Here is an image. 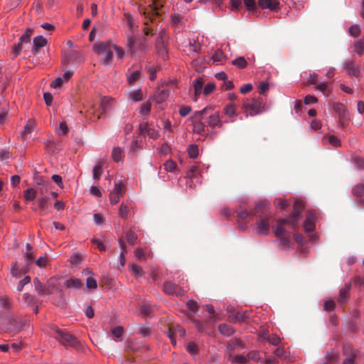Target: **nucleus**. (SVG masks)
I'll return each instance as SVG.
<instances>
[{
  "label": "nucleus",
  "mask_w": 364,
  "mask_h": 364,
  "mask_svg": "<svg viewBox=\"0 0 364 364\" xmlns=\"http://www.w3.org/2000/svg\"><path fill=\"white\" fill-rule=\"evenodd\" d=\"M353 194L356 197H361L364 194V184L359 183L357 184L353 188Z\"/></svg>",
  "instance_id": "37998d69"
},
{
  "label": "nucleus",
  "mask_w": 364,
  "mask_h": 364,
  "mask_svg": "<svg viewBox=\"0 0 364 364\" xmlns=\"http://www.w3.org/2000/svg\"><path fill=\"white\" fill-rule=\"evenodd\" d=\"M218 330L222 334L227 336L232 335L235 332L234 328L231 326L225 323L219 325Z\"/></svg>",
  "instance_id": "cd10ccee"
},
{
  "label": "nucleus",
  "mask_w": 364,
  "mask_h": 364,
  "mask_svg": "<svg viewBox=\"0 0 364 364\" xmlns=\"http://www.w3.org/2000/svg\"><path fill=\"white\" fill-rule=\"evenodd\" d=\"M126 239L128 243H129L130 245H134L137 239V236L134 232L128 231L126 233Z\"/></svg>",
  "instance_id": "603ef678"
},
{
  "label": "nucleus",
  "mask_w": 364,
  "mask_h": 364,
  "mask_svg": "<svg viewBox=\"0 0 364 364\" xmlns=\"http://www.w3.org/2000/svg\"><path fill=\"white\" fill-rule=\"evenodd\" d=\"M192 121L193 132L197 134H200L204 130L205 124L200 119H192Z\"/></svg>",
  "instance_id": "72a5a7b5"
},
{
  "label": "nucleus",
  "mask_w": 364,
  "mask_h": 364,
  "mask_svg": "<svg viewBox=\"0 0 364 364\" xmlns=\"http://www.w3.org/2000/svg\"><path fill=\"white\" fill-rule=\"evenodd\" d=\"M1 306L5 309H9L11 306V300L6 295L0 296Z\"/></svg>",
  "instance_id": "ea45409f"
},
{
  "label": "nucleus",
  "mask_w": 364,
  "mask_h": 364,
  "mask_svg": "<svg viewBox=\"0 0 364 364\" xmlns=\"http://www.w3.org/2000/svg\"><path fill=\"white\" fill-rule=\"evenodd\" d=\"M86 286L88 289H96L97 284L96 280L92 277H88L86 280Z\"/></svg>",
  "instance_id": "774afa93"
},
{
  "label": "nucleus",
  "mask_w": 364,
  "mask_h": 364,
  "mask_svg": "<svg viewBox=\"0 0 364 364\" xmlns=\"http://www.w3.org/2000/svg\"><path fill=\"white\" fill-rule=\"evenodd\" d=\"M225 55L221 50H218L215 52L214 55L212 57V59L215 63H220L224 58Z\"/></svg>",
  "instance_id": "6e6d98bb"
},
{
  "label": "nucleus",
  "mask_w": 364,
  "mask_h": 364,
  "mask_svg": "<svg viewBox=\"0 0 364 364\" xmlns=\"http://www.w3.org/2000/svg\"><path fill=\"white\" fill-rule=\"evenodd\" d=\"M34 126L35 122L32 119L28 120L24 127L23 131L22 132V135L24 136L27 134L31 133Z\"/></svg>",
  "instance_id": "de8ad7c7"
},
{
  "label": "nucleus",
  "mask_w": 364,
  "mask_h": 364,
  "mask_svg": "<svg viewBox=\"0 0 364 364\" xmlns=\"http://www.w3.org/2000/svg\"><path fill=\"white\" fill-rule=\"evenodd\" d=\"M264 107L262 99L259 97L253 99L251 102H245L242 105L243 109L250 116L262 113L265 109Z\"/></svg>",
  "instance_id": "39448f33"
},
{
  "label": "nucleus",
  "mask_w": 364,
  "mask_h": 364,
  "mask_svg": "<svg viewBox=\"0 0 364 364\" xmlns=\"http://www.w3.org/2000/svg\"><path fill=\"white\" fill-rule=\"evenodd\" d=\"M131 269L133 274L136 277H141L143 274L142 268L136 264H132L131 265Z\"/></svg>",
  "instance_id": "4d7b16f0"
},
{
  "label": "nucleus",
  "mask_w": 364,
  "mask_h": 364,
  "mask_svg": "<svg viewBox=\"0 0 364 364\" xmlns=\"http://www.w3.org/2000/svg\"><path fill=\"white\" fill-rule=\"evenodd\" d=\"M300 215L301 213H299L298 210H293V212L289 218L279 219L278 220L277 223L283 226L288 225L293 230H296L297 228V222L300 218Z\"/></svg>",
  "instance_id": "9b49d317"
},
{
  "label": "nucleus",
  "mask_w": 364,
  "mask_h": 364,
  "mask_svg": "<svg viewBox=\"0 0 364 364\" xmlns=\"http://www.w3.org/2000/svg\"><path fill=\"white\" fill-rule=\"evenodd\" d=\"M95 52L101 57V61L109 65L112 60L114 45L109 41L95 43L93 46Z\"/></svg>",
  "instance_id": "f257e3e1"
},
{
  "label": "nucleus",
  "mask_w": 364,
  "mask_h": 364,
  "mask_svg": "<svg viewBox=\"0 0 364 364\" xmlns=\"http://www.w3.org/2000/svg\"><path fill=\"white\" fill-rule=\"evenodd\" d=\"M235 216L237 218V222L239 223V228L241 230H245L247 228V223L252 220V217L253 215V211H247V210L242 209L241 208H238L235 210Z\"/></svg>",
  "instance_id": "0eeeda50"
},
{
  "label": "nucleus",
  "mask_w": 364,
  "mask_h": 364,
  "mask_svg": "<svg viewBox=\"0 0 364 364\" xmlns=\"http://www.w3.org/2000/svg\"><path fill=\"white\" fill-rule=\"evenodd\" d=\"M33 29L31 28H27L26 32L21 36L19 41L20 43H29L30 42V38L31 35L33 34Z\"/></svg>",
  "instance_id": "c03bdc74"
},
{
  "label": "nucleus",
  "mask_w": 364,
  "mask_h": 364,
  "mask_svg": "<svg viewBox=\"0 0 364 364\" xmlns=\"http://www.w3.org/2000/svg\"><path fill=\"white\" fill-rule=\"evenodd\" d=\"M112 102H113L112 98H110L108 97H102L101 100L100 107V114H102L105 113L107 110H109L112 107Z\"/></svg>",
  "instance_id": "5701e85b"
},
{
  "label": "nucleus",
  "mask_w": 364,
  "mask_h": 364,
  "mask_svg": "<svg viewBox=\"0 0 364 364\" xmlns=\"http://www.w3.org/2000/svg\"><path fill=\"white\" fill-rule=\"evenodd\" d=\"M68 132V127L65 122H61L59 124V128L56 133L59 135H65Z\"/></svg>",
  "instance_id": "3c124183"
},
{
  "label": "nucleus",
  "mask_w": 364,
  "mask_h": 364,
  "mask_svg": "<svg viewBox=\"0 0 364 364\" xmlns=\"http://www.w3.org/2000/svg\"><path fill=\"white\" fill-rule=\"evenodd\" d=\"M169 96V91L168 89H162L159 90L154 96V100L157 103H162L165 102Z\"/></svg>",
  "instance_id": "393cba45"
},
{
  "label": "nucleus",
  "mask_w": 364,
  "mask_h": 364,
  "mask_svg": "<svg viewBox=\"0 0 364 364\" xmlns=\"http://www.w3.org/2000/svg\"><path fill=\"white\" fill-rule=\"evenodd\" d=\"M346 71L350 77L360 76V70L358 65H355L352 60L346 61L345 63Z\"/></svg>",
  "instance_id": "2eb2a0df"
},
{
  "label": "nucleus",
  "mask_w": 364,
  "mask_h": 364,
  "mask_svg": "<svg viewBox=\"0 0 364 364\" xmlns=\"http://www.w3.org/2000/svg\"><path fill=\"white\" fill-rule=\"evenodd\" d=\"M358 350L353 348L350 345L343 346V354L346 358L343 360V364H356L355 358L358 355Z\"/></svg>",
  "instance_id": "f8f14e48"
},
{
  "label": "nucleus",
  "mask_w": 364,
  "mask_h": 364,
  "mask_svg": "<svg viewBox=\"0 0 364 364\" xmlns=\"http://www.w3.org/2000/svg\"><path fill=\"white\" fill-rule=\"evenodd\" d=\"M119 215L126 220L131 215V205L128 201L122 202L119 208Z\"/></svg>",
  "instance_id": "aec40b11"
},
{
  "label": "nucleus",
  "mask_w": 364,
  "mask_h": 364,
  "mask_svg": "<svg viewBox=\"0 0 364 364\" xmlns=\"http://www.w3.org/2000/svg\"><path fill=\"white\" fill-rule=\"evenodd\" d=\"M188 154L190 158L196 159L198 155V147L196 144H191L188 148Z\"/></svg>",
  "instance_id": "a18cd8bd"
},
{
  "label": "nucleus",
  "mask_w": 364,
  "mask_h": 364,
  "mask_svg": "<svg viewBox=\"0 0 364 364\" xmlns=\"http://www.w3.org/2000/svg\"><path fill=\"white\" fill-rule=\"evenodd\" d=\"M119 247L122 249V252L119 255L120 264H121V266L123 267L125 264V262H126L125 254L127 252V250L125 243L124 242V240L122 238H120L119 240Z\"/></svg>",
  "instance_id": "bb28decb"
},
{
  "label": "nucleus",
  "mask_w": 364,
  "mask_h": 364,
  "mask_svg": "<svg viewBox=\"0 0 364 364\" xmlns=\"http://www.w3.org/2000/svg\"><path fill=\"white\" fill-rule=\"evenodd\" d=\"M326 361L331 364L337 363L339 358V353L336 350H331L326 355Z\"/></svg>",
  "instance_id": "2f4dec72"
},
{
  "label": "nucleus",
  "mask_w": 364,
  "mask_h": 364,
  "mask_svg": "<svg viewBox=\"0 0 364 364\" xmlns=\"http://www.w3.org/2000/svg\"><path fill=\"white\" fill-rule=\"evenodd\" d=\"M304 203L302 200L297 199L293 206V210H298L299 213H301L304 208Z\"/></svg>",
  "instance_id": "680f3d73"
},
{
  "label": "nucleus",
  "mask_w": 364,
  "mask_h": 364,
  "mask_svg": "<svg viewBox=\"0 0 364 364\" xmlns=\"http://www.w3.org/2000/svg\"><path fill=\"white\" fill-rule=\"evenodd\" d=\"M151 306L148 304H143L141 306V313L144 316H149L151 311Z\"/></svg>",
  "instance_id": "e2e57ef3"
},
{
  "label": "nucleus",
  "mask_w": 364,
  "mask_h": 364,
  "mask_svg": "<svg viewBox=\"0 0 364 364\" xmlns=\"http://www.w3.org/2000/svg\"><path fill=\"white\" fill-rule=\"evenodd\" d=\"M250 317V314L248 312H237L230 316L231 320L234 323H242L245 322L247 319Z\"/></svg>",
  "instance_id": "4be33fe9"
},
{
  "label": "nucleus",
  "mask_w": 364,
  "mask_h": 364,
  "mask_svg": "<svg viewBox=\"0 0 364 364\" xmlns=\"http://www.w3.org/2000/svg\"><path fill=\"white\" fill-rule=\"evenodd\" d=\"M333 110L339 114L341 117H344L346 114V107L345 106L339 102L334 103L333 105Z\"/></svg>",
  "instance_id": "4c0bfd02"
},
{
  "label": "nucleus",
  "mask_w": 364,
  "mask_h": 364,
  "mask_svg": "<svg viewBox=\"0 0 364 364\" xmlns=\"http://www.w3.org/2000/svg\"><path fill=\"white\" fill-rule=\"evenodd\" d=\"M50 202V198L48 196H41L38 198L37 205L38 208L40 210L41 215H45L46 214V209Z\"/></svg>",
  "instance_id": "412c9836"
},
{
  "label": "nucleus",
  "mask_w": 364,
  "mask_h": 364,
  "mask_svg": "<svg viewBox=\"0 0 364 364\" xmlns=\"http://www.w3.org/2000/svg\"><path fill=\"white\" fill-rule=\"evenodd\" d=\"M163 290L166 294H174L177 296H182L185 294L183 289L171 282H166L164 284Z\"/></svg>",
  "instance_id": "ddd939ff"
},
{
  "label": "nucleus",
  "mask_w": 364,
  "mask_h": 364,
  "mask_svg": "<svg viewBox=\"0 0 364 364\" xmlns=\"http://www.w3.org/2000/svg\"><path fill=\"white\" fill-rule=\"evenodd\" d=\"M151 107V103L147 101L141 106L140 114L143 115H147L149 114Z\"/></svg>",
  "instance_id": "8fccbe9b"
},
{
  "label": "nucleus",
  "mask_w": 364,
  "mask_h": 364,
  "mask_svg": "<svg viewBox=\"0 0 364 364\" xmlns=\"http://www.w3.org/2000/svg\"><path fill=\"white\" fill-rule=\"evenodd\" d=\"M208 125L212 128H214L215 127H223V122L220 120L218 112H215L214 114L210 115L208 118Z\"/></svg>",
  "instance_id": "a878e982"
},
{
  "label": "nucleus",
  "mask_w": 364,
  "mask_h": 364,
  "mask_svg": "<svg viewBox=\"0 0 364 364\" xmlns=\"http://www.w3.org/2000/svg\"><path fill=\"white\" fill-rule=\"evenodd\" d=\"M127 46L132 54L144 52L146 49L144 42L139 40L134 33L127 34Z\"/></svg>",
  "instance_id": "423d86ee"
},
{
  "label": "nucleus",
  "mask_w": 364,
  "mask_h": 364,
  "mask_svg": "<svg viewBox=\"0 0 364 364\" xmlns=\"http://www.w3.org/2000/svg\"><path fill=\"white\" fill-rule=\"evenodd\" d=\"M164 166L165 170L168 172H173L176 168V164L172 160L166 161Z\"/></svg>",
  "instance_id": "09e8293b"
},
{
  "label": "nucleus",
  "mask_w": 364,
  "mask_h": 364,
  "mask_svg": "<svg viewBox=\"0 0 364 364\" xmlns=\"http://www.w3.org/2000/svg\"><path fill=\"white\" fill-rule=\"evenodd\" d=\"M31 282V277L29 276H26L23 279H21L17 286V291L21 292L24 286L29 284Z\"/></svg>",
  "instance_id": "864d4df0"
},
{
  "label": "nucleus",
  "mask_w": 364,
  "mask_h": 364,
  "mask_svg": "<svg viewBox=\"0 0 364 364\" xmlns=\"http://www.w3.org/2000/svg\"><path fill=\"white\" fill-rule=\"evenodd\" d=\"M351 288L350 284H346L343 287H342L340 291L337 298L338 302L341 304H346L350 296V290Z\"/></svg>",
  "instance_id": "dca6fc26"
},
{
  "label": "nucleus",
  "mask_w": 364,
  "mask_h": 364,
  "mask_svg": "<svg viewBox=\"0 0 364 364\" xmlns=\"http://www.w3.org/2000/svg\"><path fill=\"white\" fill-rule=\"evenodd\" d=\"M34 261V255L32 252H26L25 253V264L19 265L14 263L11 269V274L15 277L26 273L28 271V266Z\"/></svg>",
  "instance_id": "20e7f679"
},
{
  "label": "nucleus",
  "mask_w": 364,
  "mask_h": 364,
  "mask_svg": "<svg viewBox=\"0 0 364 364\" xmlns=\"http://www.w3.org/2000/svg\"><path fill=\"white\" fill-rule=\"evenodd\" d=\"M232 64L240 69H244L247 67V62L244 57H238L232 61Z\"/></svg>",
  "instance_id": "c9c22d12"
},
{
  "label": "nucleus",
  "mask_w": 364,
  "mask_h": 364,
  "mask_svg": "<svg viewBox=\"0 0 364 364\" xmlns=\"http://www.w3.org/2000/svg\"><path fill=\"white\" fill-rule=\"evenodd\" d=\"M353 51L359 56L363 55L364 53V40H358L355 41L353 44Z\"/></svg>",
  "instance_id": "7c9ffc66"
},
{
  "label": "nucleus",
  "mask_w": 364,
  "mask_h": 364,
  "mask_svg": "<svg viewBox=\"0 0 364 364\" xmlns=\"http://www.w3.org/2000/svg\"><path fill=\"white\" fill-rule=\"evenodd\" d=\"M257 232L259 235H267L269 232L268 218H259L257 224Z\"/></svg>",
  "instance_id": "4468645a"
},
{
  "label": "nucleus",
  "mask_w": 364,
  "mask_h": 364,
  "mask_svg": "<svg viewBox=\"0 0 364 364\" xmlns=\"http://www.w3.org/2000/svg\"><path fill=\"white\" fill-rule=\"evenodd\" d=\"M47 44V40L42 36H36L33 38V46L31 52L33 55H37L39 53L41 48L44 47Z\"/></svg>",
  "instance_id": "6ab92c4d"
},
{
  "label": "nucleus",
  "mask_w": 364,
  "mask_h": 364,
  "mask_svg": "<svg viewBox=\"0 0 364 364\" xmlns=\"http://www.w3.org/2000/svg\"><path fill=\"white\" fill-rule=\"evenodd\" d=\"M279 2L277 0H258V6L262 9L276 11L279 8Z\"/></svg>",
  "instance_id": "a211bd4d"
},
{
  "label": "nucleus",
  "mask_w": 364,
  "mask_h": 364,
  "mask_svg": "<svg viewBox=\"0 0 364 364\" xmlns=\"http://www.w3.org/2000/svg\"><path fill=\"white\" fill-rule=\"evenodd\" d=\"M33 284L35 287V290L39 294H52V289H50V285H45L38 278H35L33 279Z\"/></svg>",
  "instance_id": "f3484780"
},
{
  "label": "nucleus",
  "mask_w": 364,
  "mask_h": 364,
  "mask_svg": "<svg viewBox=\"0 0 364 364\" xmlns=\"http://www.w3.org/2000/svg\"><path fill=\"white\" fill-rule=\"evenodd\" d=\"M232 362L237 363H240L242 364H247L248 363V358L247 357L242 356V355H235L232 358Z\"/></svg>",
  "instance_id": "bf43d9fd"
},
{
  "label": "nucleus",
  "mask_w": 364,
  "mask_h": 364,
  "mask_svg": "<svg viewBox=\"0 0 364 364\" xmlns=\"http://www.w3.org/2000/svg\"><path fill=\"white\" fill-rule=\"evenodd\" d=\"M360 33V26L358 24H353L349 28V33L353 37H357Z\"/></svg>",
  "instance_id": "5fc2aeb1"
},
{
  "label": "nucleus",
  "mask_w": 364,
  "mask_h": 364,
  "mask_svg": "<svg viewBox=\"0 0 364 364\" xmlns=\"http://www.w3.org/2000/svg\"><path fill=\"white\" fill-rule=\"evenodd\" d=\"M38 194V191H36L34 188H27L25 191H24V198L27 201H31V200H33L36 196Z\"/></svg>",
  "instance_id": "473e14b6"
},
{
  "label": "nucleus",
  "mask_w": 364,
  "mask_h": 364,
  "mask_svg": "<svg viewBox=\"0 0 364 364\" xmlns=\"http://www.w3.org/2000/svg\"><path fill=\"white\" fill-rule=\"evenodd\" d=\"M314 222L313 221V219H306L304 225V228L306 232H311L314 230Z\"/></svg>",
  "instance_id": "49530a36"
},
{
  "label": "nucleus",
  "mask_w": 364,
  "mask_h": 364,
  "mask_svg": "<svg viewBox=\"0 0 364 364\" xmlns=\"http://www.w3.org/2000/svg\"><path fill=\"white\" fill-rule=\"evenodd\" d=\"M224 113L229 117H232L236 115V109L232 104L226 105L224 108Z\"/></svg>",
  "instance_id": "a19ab883"
},
{
  "label": "nucleus",
  "mask_w": 364,
  "mask_h": 364,
  "mask_svg": "<svg viewBox=\"0 0 364 364\" xmlns=\"http://www.w3.org/2000/svg\"><path fill=\"white\" fill-rule=\"evenodd\" d=\"M245 5L247 9L251 11L256 9L257 6L255 0H243Z\"/></svg>",
  "instance_id": "338daca9"
},
{
  "label": "nucleus",
  "mask_w": 364,
  "mask_h": 364,
  "mask_svg": "<svg viewBox=\"0 0 364 364\" xmlns=\"http://www.w3.org/2000/svg\"><path fill=\"white\" fill-rule=\"evenodd\" d=\"M162 6L163 3L161 0H152L151 5H149V7L145 9L143 11L145 18L152 21L155 17L160 16L159 11Z\"/></svg>",
  "instance_id": "6e6552de"
},
{
  "label": "nucleus",
  "mask_w": 364,
  "mask_h": 364,
  "mask_svg": "<svg viewBox=\"0 0 364 364\" xmlns=\"http://www.w3.org/2000/svg\"><path fill=\"white\" fill-rule=\"evenodd\" d=\"M140 75V72L138 70L134 71L129 77H128V82L129 84H133L134 82H136Z\"/></svg>",
  "instance_id": "0e129e2a"
},
{
  "label": "nucleus",
  "mask_w": 364,
  "mask_h": 364,
  "mask_svg": "<svg viewBox=\"0 0 364 364\" xmlns=\"http://www.w3.org/2000/svg\"><path fill=\"white\" fill-rule=\"evenodd\" d=\"M128 98L132 100L134 102H139L142 100L143 94L141 90L138 89L136 90L129 92L128 93Z\"/></svg>",
  "instance_id": "c756f323"
},
{
  "label": "nucleus",
  "mask_w": 364,
  "mask_h": 364,
  "mask_svg": "<svg viewBox=\"0 0 364 364\" xmlns=\"http://www.w3.org/2000/svg\"><path fill=\"white\" fill-rule=\"evenodd\" d=\"M125 17L127 19V24L130 29V31L129 33H134V20H133L132 16L130 14H125Z\"/></svg>",
  "instance_id": "052dcab7"
},
{
  "label": "nucleus",
  "mask_w": 364,
  "mask_h": 364,
  "mask_svg": "<svg viewBox=\"0 0 364 364\" xmlns=\"http://www.w3.org/2000/svg\"><path fill=\"white\" fill-rule=\"evenodd\" d=\"M273 230L275 236L279 240L280 248L285 249L291 246V232L284 226L277 223L273 227Z\"/></svg>",
  "instance_id": "f03ea898"
},
{
  "label": "nucleus",
  "mask_w": 364,
  "mask_h": 364,
  "mask_svg": "<svg viewBox=\"0 0 364 364\" xmlns=\"http://www.w3.org/2000/svg\"><path fill=\"white\" fill-rule=\"evenodd\" d=\"M274 203L277 208H279L282 210L285 209L289 205L287 200L280 198L275 199Z\"/></svg>",
  "instance_id": "13d9d810"
},
{
  "label": "nucleus",
  "mask_w": 364,
  "mask_h": 364,
  "mask_svg": "<svg viewBox=\"0 0 364 364\" xmlns=\"http://www.w3.org/2000/svg\"><path fill=\"white\" fill-rule=\"evenodd\" d=\"M125 195V186L122 183H116L113 191L110 193L109 200L110 203L113 205L117 204L120 198L124 197Z\"/></svg>",
  "instance_id": "1a4fd4ad"
},
{
  "label": "nucleus",
  "mask_w": 364,
  "mask_h": 364,
  "mask_svg": "<svg viewBox=\"0 0 364 364\" xmlns=\"http://www.w3.org/2000/svg\"><path fill=\"white\" fill-rule=\"evenodd\" d=\"M65 284L68 288L80 289L82 287V283L77 278H71L67 280Z\"/></svg>",
  "instance_id": "c85d7f7f"
},
{
  "label": "nucleus",
  "mask_w": 364,
  "mask_h": 364,
  "mask_svg": "<svg viewBox=\"0 0 364 364\" xmlns=\"http://www.w3.org/2000/svg\"><path fill=\"white\" fill-rule=\"evenodd\" d=\"M238 347H240V348L243 347L242 343L241 340H240V339L235 338V339L230 340L228 343V349H230L231 350H234Z\"/></svg>",
  "instance_id": "79ce46f5"
},
{
  "label": "nucleus",
  "mask_w": 364,
  "mask_h": 364,
  "mask_svg": "<svg viewBox=\"0 0 364 364\" xmlns=\"http://www.w3.org/2000/svg\"><path fill=\"white\" fill-rule=\"evenodd\" d=\"M203 83H204L203 80L200 77L197 78L194 82L193 86H194V90H195V96H196L195 100L196 101L197 100L198 95H199L201 92V90L203 88Z\"/></svg>",
  "instance_id": "f704fd0d"
},
{
  "label": "nucleus",
  "mask_w": 364,
  "mask_h": 364,
  "mask_svg": "<svg viewBox=\"0 0 364 364\" xmlns=\"http://www.w3.org/2000/svg\"><path fill=\"white\" fill-rule=\"evenodd\" d=\"M156 48L158 54L161 55L164 59H166L167 58L168 52L166 41L156 40Z\"/></svg>",
  "instance_id": "b1692460"
},
{
  "label": "nucleus",
  "mask_w": 364,
  "mask_h": 364,
  "mask_svg": "<svg viewBox=\"0 0 364 364\" xmlns=\"http://www.w3.org/2000/svg\"><path fill=\"white\" fill-rule=\"evenodd\" d=\"M53 336L63 345L70 346L74 348H78L80 346L79 341L75 336L63 331L58 328H55Z\"/></svg>",
  "instance_id": "7ed1b4c3"
},
{
  "label": "nucleus",
  "mask_w": 364,
  "mask_h": 364,
  "mask_svg": "<svg viewBox=\"0 0 364 364\" xmlns=\"http://www.w3.org/2000/svg\"><path fill=\"white\" fill-rule=\"evenodd\" d=\"M102 163H99L95 166L92 170V176L93 178L95 180H99L102 174Z\"/></svg>",
  "instance_id": "e433bc0d"
},
{
  "label": "nucleus",
  "mask_w": 364,
  "mask_h": 364,
  "mask_svg": "<svg viewBox=\"0 0 364 364\" xmlns=\"http://www.w3.org/2000/svg\"><path fill=\"white\" fill-rule=\"evenodd\" d=\"M187 350L192 355H196L198 353V346L194 343H189L186 347Z\"/></svg>",
  "instance_id": "69168bd1"
},
{
  "label": "nucleus",
  "mask_w": 364,
  "mask_h": 364,
  "mask_svg": "<svg viewBox=\"0 0 364 364\" xmlns=\"http://www.w3.org/2000/svg\"><path fill=\"white\" fill-rule=\"evenodd\" d=\"M123 151L119 147H115L112 150V157L113 160L116 162H119L121 161V159L123 157Z\"/></svg>",
  "instance_id": "58836bf2"
},
{
  "label": "nucleus",
  "mask_w": 364,
  "mask_h": 364,
  "mask_svg": "<svg viewBox=\"0 0 364 364\" xmlns=\"http://www.w3.org/2000/svg\"><path fill=\"white\" fill-rule=\"evenodd\" d=\"M23 325V322L22 320L16 318H9L5 328L7 332L16 334L21 330Z\"/></svg>",
  "instance_id": "9d476101"
}]
</instances>
